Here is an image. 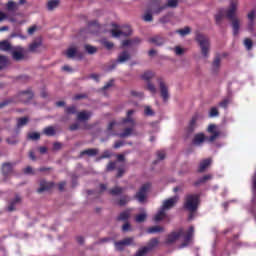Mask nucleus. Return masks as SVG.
<instances>
[{"label":"nucleus","mask_w":256,"mask_h":256,"mask_svg":"<svg viewBox=\"0 0 256 256\" xmlns=\"http://www.w3.org/2000/svg\"><path fill=\"white\" fill-rule=\"evenodd\" d=\"M199 194H187L185 197L184 209L190 213H195L199 208Z\"/></svg>","instance_id":"obj_1"},{"label":"nucleus","mask_w":256,"mask_h":256,"mask_svg":"<svg viewBox=\"0 0 256 256\" xmlns=\"http://www.w3.org/2000/svg\"><path fill=\"white\" fill-rule=\"evenodd\" d=\"M196 41L200 45L201 54L203 55V57H209V48L211 47V42H209V38L203 34H197Z\"/></svg>","instance_id":"obj_2"},{"label":"nucleus","mask_w":256,"mask_h":256,"mask_svg":"<svg viewBox=\"0 0 256 256\" xmlns=\"http://www.w3.org/2000/svg\"><path fill=\"white\" fill-rule=\"evenodd\" d=\"M151 189V183H145L143 184L139 191L135 194L134 199H137L139 203L145 202V199H147V192Z\"/></svg>","instance_id":"obj_3"},{"label":"nucleus","mask_w":256,"mask_h":256,"mask_svg":"<svg viewBox=\"0 0 256 256\" xmlns=\"http://www.w3.org/2000/svg\"><path fill=\"white\" fill-rule=\"evenodd\" d=\"M237 5V0H231L229 9L225 10L226 19H229V21L237 19V17H235V13L237 12Z\"/></svg>","instance_id":"obj_4"},{"label":"nucleus","mask_w":256,"mask_h":256,"mask_svg":"<svg viewBox=\"0 0 256 256\" xmlns=\"http://www.w3.org/2000/svg\"><path fill=\"white\" fill-rule=\"evenodd\" d=\"M166 6L161 3L160 0H153L150 3L149 10L152 11L155 15H159L162 11H165Z\"/></svg>","instance_id":"obj_5"},{"label":"nucleus","mask_w":256,"mask_h":256,"mask_svg":"<svg viewBox=\"0 0 256 256\" xmlns=\"http://www.w3.org/2000/svg\"><path fill=\"white\" fill-rule=\"evenodd\" d=\"M178 201H179V196H177V195L174 196V197H171L169 199H166V200L163 201L161 208L164 211H169V210L173 209V207L175 205H177Z\"/></svg>","instance_id":"obj_6"},{"label":"nucleus","mask_w":256,"mask_h":256,"mask_svg":"<svg viewBox=\"0 0 256 256\" xmlns=\"http://www.w3.org/2000/svg\"><path fill=\"white\" fill-rule=\"evenodd\" d=\"M157 82L159 83L160 95H161L163 101H168L169 100V88H167V85L163 81V78H157Z\"/></svg>","instance_id":"obj_7"},{"label":"nucleus","mask_w":256,"mask_h":256,"mask_svg":"<svg viewBox=\"0 0 256 256\" xmlns=\"http://www.w3.org/2000/svg\"><path fill=\"white\" fill-rule=\"evenodd\" d=\"M131 33H133V30H131V26H125L123 30H118V29L111 30L112 37H121V35H124V37H129Z\"/></svg>","instance_id":"obj_8"},{"label":"nucleus","mask_w":256,"mask_h":256,"mask_svg":"<svg viewBox=\"0 0 256 256\" xmlns=\"http://www.w3.org/2000/svg\"><path fill=\"white\" fill-rule=\"evenodd\" d=\"M66 57L68 59H79V61H81V59H83V52H79L77 51V48L75 47H70L66 50Z\"/></svg>","instance_id":"obj_9"},{"label":"nucleus","mask_w":256,"mask_h":256,"mask_svg":"<svg viewBox=\"0 0 256 256\" xmlns=\"http://www.w3.org/2000/svg\"><path fill=\"white\" fill-rule=\"evenodd\" d=\"M183 235V228H180L179 231L177 232H171L170 234H168L167 239H166V243L167 245H171L173 243H175V241H177L179 239V237H181Z\"/></svg>","instance_id":"obj_10"},{"label":"nucleus","mask_w":256,"mask_h":256,"mask_svg":"<svg viewBox=\"0 0 256 256\" xmlns=\"http://www.w3.org/2000/svg\"><path fill=\"white\" fill-rule=\"evenodd\" d=\"M18 97L22 103H29V101L33 99L34 94H33V91H31V89H28L26 91L20 92Z\"/></svg>","instance_id":"obj_11"},{"label":"nucleus","mask_w":256,"mask_h":256,"mask_svg":"<svg viewBox=\"0 0 256 256\" xmlns=\"http://www.w3.org/2000/svg\"><path fill=\"white\" fill-rule=\"evenodd\" d=\"M85 155H87V157H96V155H99V149L89 148V149L83 150L80 152L79 158L81 159L82 157H85Z\"/></svg>","instance_id":"obj_12"},{"label":"nucleus","mask_w":256,"mask_h":256,"mask_svg":"<svg viewBox=\"0 0 256 256\" xmlns=\"http://www.w3.org/2000/svg\"><path fill=\"white\" fill-rule=\"evenodd\" d=\"M207 141V137L205 136L204 133H198L194 135V138L192 140V143L199 147V145H203Z\"/></svg>","instance_id":"obj_13"},{"label":"nucleus","mask_w":256,"mask_h":256,"mask_svg":"<svg viewBox=\"0 0 256 256\" xmlns=\"http://www.w3.org/2000/svg\"><path fill=\"white\" fill-rule=\"evenodd\" d=\"M53 185H55L53 182H47L45 180H41L40 187L37 189V193H43L44 191H49V189H52Z\"/></svg>","instance_id":"obj_14"},{"label":"nucleus","mask_w":256,"mask_h":256,"mask_svg":"<svg viewBox=\"0 0 256 256\" xmlns=\"http://www.w3.org/2000/svg\"><path fill=\"white\" fill-rule=\"evenodd\" d=\"M195 233V227L190 226L186 234L184 235V246H187L191 243V239H193V235Z\"/></svg>","instance_id":"obj_15"},{"label":"nucleus","mask_w":256,"mask_h":256,"mask_svg":"<svg viewBox=\"0 0 256 256\" xmlns=\"http://www.w3.org/2000/svg\"><path fill=\"white\" fill-rule=\"evenodd\" d=\"M2 173L4 177H9L13 173V164L6 162L2 165Z\"/></svg>","instance_id":"obj_16"},{"label":"nucleus","mask_w":256,"mask_h":256,"mask_svg":"<svg viewBox=\"0 0 256 256\" xmlns=\"http://www.w3.org/2000/svg\"><path fill=\"white\" fill-rule=\"evenodd\" d=\"M91 115H93L91 112L89 111H81L77 113V121H89V119H91Z\"/></svg>","instance_id":"obj_17"},{"label":"nucleus","mask_w":256,"mask_h":256,"mask_svg":"<svg viewBox=\"0 0 256 256\" xmlns=\"http://www.w3.org/2000/svg\"><path fill=\"white\" fill-rule=\"evenodd\" d=\"M149 43H153V45H157L158 47H161V45H164L165 38L161 37L160 35L154 36L152 38H149Z\"/></svg>","instance_id":"obj_18"},{"label":"nucleus","mask_w":256,"mask_h":256,"mask_svg":"<svg viewBox=\"0 0 256 256\" xmlns=\"http://www.w3.org/2000/svg\"><path fill=\"white\" fill-rule=\"evenodd\" d=\"M135 113V110H128L126 118L122 120V124L125 125L127 123H130L132 127H135V120L131 117Z\"/></svg>","instance_id":"obj_19"},{"label":"nucleus","mask_w":256,"mask_h":256,"mask_svg":"<svg viewBox=\"0 0 256 256\" xmlns=\"http://www.w3.org/2000/svg\"><path fill=\"white\" fill-rule=\"evenodd\" d=\"M131 59V54L128 51H123L118 55L117 63H125Z\"/></svg>","instance_id":"obj_20"},{"label":"nucleus","mask_w":256,"mask_h":256,"mask_svg":"<svg viewBox=\"0 0 256 256\" xmlns=\"http://www.w3.org/2000/svg\"><path fill=\"white\" fill-rule=\"evenodd\" d=\"M125 192V188L115 186L114 188L108 190L109 195H112L113 197H117V195H123Z\"/></svg>","instance_id":"obj_21"},{"label":"nucleus","mask_w":256,"mask_h":256,"mask_svg":"<svg viewBox=\"0 0 256 256\" xmlns=\"http://www.w3.org/2000/svg\"><path fill=\"white\" fill-rule=\"evenodd\" d=\"M19 203H21V196H19V195H16L15 196V199H13L11 202H10V204H9V206H8V211H10V212H13V211H15V207H17V205H19Z\"/></svg>","instance_id":"obj_22"},{"label":"nucleus","mask_w":256,"mask_h":256,"mask_svg":"<svg viewBox=\"0 0 256 256\" xmlns=\"http://www.w3.org/2000/svg\"><path fill=\"white\" fill-rule=\"evenodd\" d=\"M41 45H43V42L41 41V39L35 40L29 45V51L31 53H37V49H39Z\"/></svg>","instance_id":"obj_23"},{"label":"nucleus","mask_w":256,"mask_h":256,"mask_svg":"<svg viewBox=\"0 0 256 256\" xmlns=\"http://www.w3.org/2000/svg\"><path fill=\"white\" fill-rule=\"evenodd\" d=\"M135 126L131 124V127L125 128L122 133H120L118 136L120 139H125V137H130V135H133V129Z\"/></svg>","instance_id":"obj_24"},{"label":"nucleus","mask_w":256,"mask_h":256,"mask_svg":"<svg viewBox=\"0 0 256 256\" xmlns=\"http://www.w3.org/2000/svg\"><path fill=\"white\" fill-rule=\"evenodd\" d=\"M167 217L166 210L163 208H160V211L157 212V214L154 216V221L159 222L163 221Z\"/></svg>","instance_id":"obj_25"},{"label":"nucleus","mask_w":256,"mask_h":256,"mask_svg":"<svg viewBox=\"0 0 256 256\" xmlns=\"http://www.w3.org/2000/svg\"><path fill=\"white\" fill-rule=\"evenodd\" d=\"M0 51H13V46L7 40L0 42Z\"/></svg>","instance_id":"obj_26"},{"label":"nucleus","mask_w":256,"mask_h":256,"mask_svg":"<svg viewBox=\"0 0 256 256\" xmlns=\"http://www.w3.org/2000/svg\"><path fill=\"white\" fill-rule=\"evenodd\" d=\"M223 17H225V9L222 8L215 15L216 25H221V22L223 21Z\"/></svg>","instance_id":"obj_27"},{"label":"nucleus","mask_w":256,"mask_h":256,"mask_svg":"<svg viewBox=\"0 0 256 256\" xmlns=\"http://www.w3.org/2000/svg\"><path fill=\"white\" fill-rule=\"evenodd\" d=\"M19 134L16 133L8 138H6V143L8 145H17V143H19Z\"/></svg>","instance_id":"obj_28"},{"label":"nucleus","mask_w":256,"mask_h":256,"mask_svg":"<svg viewBox=\"0 0 256 256\" xmlns=\"http://www.w3.org/2000/svg\"><path fill=\"white\" fill-rule=\"evenodd\" d=\"M209 165H211V159H209V158L200 162L199 169H198L199 173H203L205 171V169H207V167H209Z\"/></svg>","instance_id":"obj_29"},{"label":"nucleus","mask_w":256,"mask_h":256,"mask_svg":"<svg viewBox=\"0 0 256 256\" xmlns=\"http://www.w3.org/2000/svg\"><path fill=\"white\" fill-rule=\"evenodd\" d=\"M129 217H131V211L125 210L117 217V221H128Z\"/></svg>","instance_id":"obj_30"},{"label":"nucleus","mask_w":256,"mask_h":256,"mask_svg":"<svg viewBox=\"0 0 256 256\" xmlns=\"http://www.w3.org/2000/svg\"><path fill=\"white\" fill-rule=\"evenodd\" d=\"M157 245H159V239L153 238L148 242L147 246H145V247L148 251H153V249H155V247H157Z\"/></svg>","instance_id":"obj_31"},{"label":"nucleus","mask_w":256,"mask_h":256,"mask_svg":"<svg viewBox=\"0 0 256 256\" xmlns=\"http://www.w3.org/2000/svg\"><path fill=\"white\" fill-rule=\"evenodd\" d=\"M56 133L57 132L55 131V128L53 126H48L43 130V134L46 135L47 137H54Z\"/></svg>","instance_id":"obj_32"},{"label":"nucleus","mask_w":256,"mask_h":256,"mask_svg":"<svg viewBox=\"0 0 256 256\" xmlns=\"http://www.w3.org/2000/svg\"><path fill=\"white\" fill-rule=\"evenodd\" d=\"M165 229L162 226H152L147 229V233L155 234V233H163Z\"/></svg>","instance_id":"obj_33"},{"label":"nucleus","mask_w":256,"mask_h":256,"mask_svg":"<svg viewBox=\"0 0 256 256\" xmlns=\"http://www.w3.org/2000/svg\"><path fill=\"white\" fill-rule=\"evenodd\" d=\"M232 22V28H233V35H239V29H240V24L238 18L231 20Z\"/></svg>","instance_id":"obj_34"},{"label":"nucleus","mask_w":256,"mask_h":256,"mask_svg":"<svg viewBox=\"0 0 256 256\" xmlns=\"http://www.w3.org/2000/svg\"><path fill=\"white\" fill-rule=\"evenodd\" d=\"M6 9L7 11H17V9H19V6L15 1L9 0L6 4Z\"/></svg>","instance_id":"obj_35"},{"label":"nucleus","mask_w":256,"mask_h":256,"mask_svg":"<svg viewBox=\"0 0 256 256\" xmlns=\"http://www.w3.org/2000/svg\"><path fill=\"white\" fill-rule=\"evenodd\" d=\"M153 77H155V72L153 71H146L142 75V79L144 81H147V83L151 82V79H153Z\"/></svg>","instance_id":"obj_36"},{"label":"nucleus","mask_w":256,"mask_h":256,"mask_svg":"<svg viewBox=\"0 0 256 256\" xmlns=\"http://www.w3.org/2000/svg\"><path fill=\"white\" fill-rule=\"evenodd\" d=\"M12 58L14 61H23V59H25V55L21 51H13Z\"/></svg>","instance_id":"obj_37"},{"label":"nucleus","mask_w":256,"mask_h":256,"mask_svg":"<svg viewBox=\"0 0 256 256\" xmlns=\"http://www.w3.org/2000/svg\"><path fill=\"white\" fill-rule=\"evenodd\" d=\"M59 7V0H50L47 3L48 11H53V9H57Z\"/></svg>","instance_id":"obj_38"},{"label":"nucleus","mask_w":256,"mask_h":256,"mask_svg":"<svg viewBox=\"0 0 256 256\" xmlns=\"http://www.w3.org/2000/svg\"><path fill=\"white\" fill-rule=\"evenodd\" d=\"M29 123V117H22L17 119V127L20 129V127H25Z\"/></svg>","instance_id":"obj_39"},{"label":"nucleus","mask_w":256,"mask_h":256,"mask_svg":"<svg viewBox=\"0 0 256 256\" xmlns=\"http://www.w3.org/2000/svg\"><path fill=\"white\" fill-rule=\"evenodd\" d=\"M84 49L88 55H95V53L97 52V47L89 45V44H86L84 46Z\"/></svg>","instance_id":"obj_40"},{"label":"nucleus","mask_w":256,"mask_h":256,"mask_svg":"<svg viewBox=\"0 0 256 256\" xmlns=\"http://www.w3.org/2000/svg\"><path fill=\"white\" fill-rule=\"evenodd\" d=\"M199 119V116L194 115L189 123V131H194L195 127L197 125V120Z\"/></svg>","instance_id":"obj_41"},{"label":"nucleus","mask_w":256,"mask_h":256,"mask_svg":"<svg viewBox=\"0 0 256 256\" xmlns=\"http://www.w3.org/2000/svg\"><path fill=\"white\" fill-rule=\"evenodd\" d=\"M131 201V199L129 198V196L124 195L120 198V200L118 201V205L120 207H125V205H127V203H129Z\"/></svg>","instance_id":"obj_42"},{"label":"nucleus","mask_w":256,"mask_h":256,"mask_svg":"<svg viewBox=\"0 0 256 256\" xmlns=\"http://www.w3.org/2000/svg\"><path fill=\"white\" fill-rule=\"evenodd\" d=\"M179 5V0H168L166 4H164V7L166 9L169 7L170 9H175Z\"/></svg>","instance_id":"obj_43"},{"label":"nucleus","mask_w":256,"mask_h":256,"mask_svg":"<svg viewBox=\"0 0 256 256\" xmlns=\"http://www.w3.org/2000/svg\"><path fill=\"white\" fill-rule=\"evenodd\" d=\"M66 115H76L77 113V106H68L65 108Z\"/></svg>","instance_id":"obj_44"},{"label":"nucleus","mask_w":256,"mask_h":256,"mask_svg":"<svg viewBox=\"0 0 256 256\" xmlns=\"http://www.w3.org/2000/svg\"><path fill=\"white\" fill-rule=\"evenodd\" d=\"M153 11L150 9L147 10V12L143 16V20L146 21L147 23L153 21Z\"/></svg>","instance_id":"obj_45"},{"label":"nucleus","mask_w":256,"mask_h":256,"mask_svg":"<svg viewBox=\"0 0 256 256\" xmlns=\"http://www.w3.org/2000/svg\"><path fill=\"white\" fill-rule=\"evenodd\" d=\"M212 67L214 69V71H217V69H219V67H221V57L220 56H216L213 63H212Z\"/></svg>","instance_id":"obj_46"},{"label":"nucleus","mask_w":256,"mask_h":256,"mask_svg":"<svg viewBox=\"0 0 256 256\" xmlns=\"http://www.w3.org/2000/svg\"><path fill=\"white\" fill-rule=\"evenodd\" d=\"M211 179L210 175H204L202 178H200L198 181L194 183L195 187H198V185H201V183H206Z\"/></svg>","instance_id":"obj_47"},{"label":"nucleus","mask_w":256,"mask_h":256,"mask_svg":"<svg viewBox=\"0 0 256 256\" xmlns=\"http://www.w3.org/2000/svg\"><path fill=\"white\" fill-rule=\"evenodd\" d=\"M28 139H31L32 141H39V139H41V134H39V132L29 133Z\"/></svg>","instance_id":"obj_48"},{"label":"nucleus","mask_w":256,"mask_h":256,"mask_svg":"<svg viewBox=\"0 0 256 256\" xmlns=\"http://www.w3.org/2000/svg\"><path fill=\"white\" fill-rule=\"evenodd\" d=\"M176 33H179V35L185 37V35H189L191 33V28L185 27L184 29L177 30Z\"/></svg>","instance_id":"obj_49"},{"label":"nucleus","mask_w":256,"mask_h":256,"mask_svg":"<svg viewBox=\"0 0 256 256\" xmlns=\"http://www.w3.org/2000/svg\"><path fill=\"white\" fill-rule=\"evenodd\" d=\"M149 253V250L146 248V246L140 248L134 256H145Z\"/></svg>","instance_id":"obj_50"},{"label":"nucleus","mask_w":256,"mask_h":256,"mask_svg":"<svg viewBox=\"0 0 256 256\" xmlns=\"http://www.w3.org/2000/svg\"><path fill=\"white\" fill-rule=\"evenodd\" d=\"M145 219H147V214L141 213L136 216L135 221L136 223H143Z\"/></svg>","instance_id":"obj_51"},{"label":"nucleus","mask_w":256,"mask_h":256,"mask_svg":"<svg viewBox=\"0 0 256 256\" xmlns=\"http://www.w3.org/2000/svg\"><path fill=\"white\" fill-rule=\"evenodd\" d=\"M244 46L248 51H251L253 49V41L249 38L244 39Z\"/></svg>","instance_id":"obj_52"},{"label":"nucleus","mask_w":256,"mask_h":256,"mask_svg":"<svg viewBox=\"0 0 256 256\" xmlns=\"http://www.w3.org/2000/svg\"><path fill=\"white\" fill-rule=\"evenodd\" d=\"M209 117L213 118V117H219V110L217 109V107H212L209 111Z\"/></svg>","instance_id":"obj_53"},{"label":"nucleus","mask_w":256,"mask_h":256,"mask_svg":"<svg viewBox=\"0 0 256 256\" xmlns=\"http://www.w3.org/2000/svg\"><path fill=\"white\" fill-rule=\"evenodd\" d=\"M7 67V58L3 55H0V71Z\"/></svg>","instance_id":"obj_54"},{"label":"nucleus","mask_w":256,"mask_h":256,"mask_svg":"<svg viewBox=\"0 0 256 256\" xmlns=\"http://www.w3.org/2000/svg\"><path fill=\"white\" fill-rule=\"evenodd\" d=\"M147 89H148V91H150V93H153L154 95H155V93H157V88L151 82H147Z\"/></svg>","instance_id":"obj_55"},{"label":"nucleus","mask_w":256,"mask_h":256,"mask_svg":"<svg viewBox=\"0 0 256 256\" xmlns=\"http://www.w3.org/2000/svg\"><path fill=\"white\" fill-rule=\"evenodd\" d=\"M122 243H123V240L117 241V242L114 243L115 248H116L117 251H123L125 249V245L122 244Z\"/></svg>","instance_id":"obj_56"},{"label":"nucleus","mask_w":256,"mask_h":256,"mask_svg":"<svg viewBox=\"0 0 256 256\" xmlns=\"http://www.w3.org/2000/svg\"><path fill=\"white\" fill-rule=\"evenodd\" d=\"M111 157V152H109V150H106L103 152V154L98 157L97 161H101V159H110Z\"/></svg>","instance_id":"obj_57"},{"label":"nucleus","mask_w":256,"mask_h":256,"mask_svg":"<svg viewBox=\"0 0 256 256\" xmlns=\"http://www.w3.org/2000/svg\"><path fill=\"white\" fill-rule=\"evenodd\" d=\"M216 129H217V125L210 124L208 126V133H212V135L215 134V133H219V131H217Z\"/></svg>","instance_id":"obj_58"},{"label":"nucleus","mask_w":256,"mask_h":256,"mask_svg":"<svg viewBox=\"0 0 256 256\" xmlns=\"http://www.w3.org/2000/svg\"><path fill=\"white\" fill-rule=\"evenodd\" d=\"M144 113H145V115H147L148 117H151V116L155 115V112H153V109H151L149 106H146V107H145Z\"/></svg>","instance_id":"obj_59"},{"label":"nucleus","mask_w":256,"mask_h":256,"mask_svg":"<svg viewBox=\"0 0 256 256\" xmlns=\"http://www.w3.org/2000/svg\"><path fill=\"white\" fill-rule=\"evenodd\" d=\"M133 241H134L133 237H128V238L123 239L121 244L133 245Z\"/></svg>","instance_id":"obj_60"},{"label":"nucleus","mask_w":256,"mask_h":256,"mask_svg":"<svg viewBox=\"0 0 256 256\" xmlns=\"http://www.w3.org/2000/svg\"><path fill=\"white\" fill-rule=\"evenodd\" d=\"M229 105V99H224L219 103V107H222L223 109H227Z\"/></svg>","instance_id":"obj_61"},{"label":"nucleus","mask_w":256,"mask_h":256,"mask_svg":"<svg viewBox=\"0 0 256 256\" xmlns=\"http://www.w3.org/2000/svg\"><path fill=\"white\" fill-rule=\"evenodd\" d=\"M115 167H117V164L115 162H109L106 169L107 171H114Z\"/></svg>","instance_id":"obj_62"},{"label":"nucleus","mask_w":256,"mask_h":256,"mask_svg":"<svg viewBox=\"0 0 256 256\" xmlns=\"http://www.w3.org/2000/svg\"><path fill=\"white\" fill-rule=\"evenodd\" d=\"M73 99H74V101H79L81 99H87V94H76Z\"/></svg>","instance_id":"obj_63"},{"label":"nucleus","mask_w":256,"mask_h":256,"mask_svg":"<svg viewBox=\"0 0 256 256\" xmlns=\"http://www.w3.org/2000/svg\"><path fill=\"white\" fill-rule=\"evenodd\" d=\"M248 19H249V21H255V10H252V11L248 14Z\"/></svg>","instance_id":"obj_64"}]
</instances>
